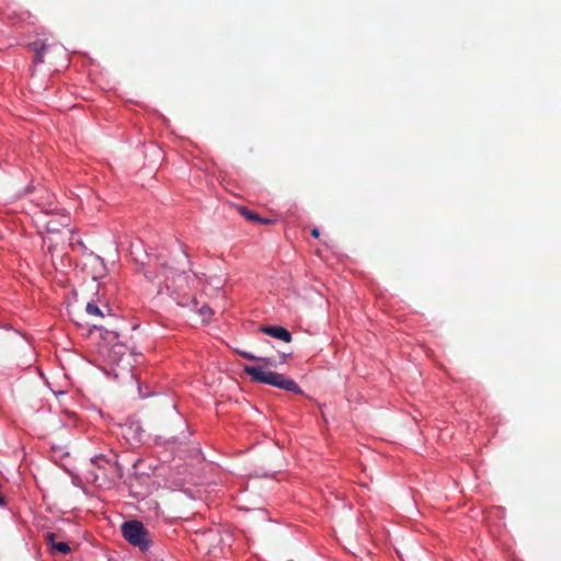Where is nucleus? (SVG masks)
I'll return each instance as SVG.
<instances>
[{"mask_svg":"<svg viewBox=\"0 0 561 561\" xmlns=\"http://www.w3.org/2000/svg\"><path fill=\"white\" fill-rule=\"evenodd\" d=\"M237 353L248 360L261 362L264 366H245L244 373L249 375L253 381L271 385L277 387L279 389H284L286 391L302 393V390L297 385V382L288 378L282 374L265 369V366L276 367L278 364H284L287 360L286 354H279L276 358L275 356L271 357H260L254 354L245 351L237 350Z\"/></svg>","mask_w":561,"mask_h":561,"instance_id":"obj_1","label":"nucleus"},{"mask_svg":"<svg viewBox=\"0 0 561 561\" xmlns=\"http://www.w3.org/2000/svg\"><path fill=\"white\" fill-rule=\"evenodd\" d=\"M34 51V61L37 64H48L50 66L68 62V55L64 46L59 44H49L46 42H34L31 44Z\"/></svg>","mask_w":561,"mask_h":561,"instance_id":"obj_2","label":"nucleus"},{"mask_svg":"<svg viewBox=\"0 0 561 561\" xmlns=\"http://www.w3.org/2000/svg\"><path fill=\"white\" fill-rule=\"evenodd\" d=\"M122 534L125 540L130 545L137 546L140 550L145 551L149 548L150 540L148 539L149 533L144 524L138 520H128L122 525Z\"/></svg>","mask_w":561,"mask_h":561,"instance_id":"obj_3","label":"nucleus"},{"mask_svg":"<svg viewBox=\"0 0 561 561\" xmlns=\"http://www.w3.org/2000/svg\"><path fill=\"white\" fill-rule=\"evenodd\" d=\"M91 463L102 471L103 478H121L123 474V469L118 463L117 455L113 451H111L110 455H95L91 458Z\"/></svg>","mask_w":561,"mask_h":561,"instance_id":"obj_4","label":"nucleus"},{"mask_svg":"<svg viewBox=\"0 0 561 561\" xmlns=\"http://www.w3.org/2000/svg\"><path fill=\"white\" fill-rule=\"evenodd\" d=\"M144 433L145 431L139 423L134 420H127L122 426L123 436L131 445L141 443Z\"/></svg>","mask_w":561,"mask_h":561,"instance_id":"obj_5","label":"nucleus"},{"mask_svg":"<svg viewBox=\"0 0 561 561\" xmlns=\"http://www.w3.org/2000/svg\"><path fill=\"white\" fill-rule=\"evenodd\" d=\"M70 225V218L67 215H62L58 219H50L46 222L45 228L47 233H59L61 230L60 228L67 229L69 233H72V230L69 228Z\"/></svg>","mask_w":561,"mask_h":561,"instance_id":"obj_6","label":"nucleus"},{"mask_svg":"<svg viewBox=\"0 0 561 561\" xmlns=\"http://www.w3.org/2000/svg\"><path fill=\"white\" fill-rule=\"evenodd\" d=\"M260 331L286 343L291 341V333L283 327L264 325L260 328Z\"/></svg>","mask_w":561,"mask_h":561,"instance_id":"obj_7","label":"nucleus"},{"mask_svg":"<svg viewBox=\"0 0 561 561\" xmlns=\"http://www.w3.org/2000/svg\"><path fill=\"white\" fill-rule=\"evenodd\" d=\"M55 539H56V535L53 533H47L45 535V540H46L47 545H49L50 550L53 552H59L61 554L70 553L71 549L67 542H64V541L57 542Z\"/></svg>","mask_w":561,"mask_h":561,"instance_id":"obj_8","label":"nucleus"},{"mask_svg":"<svg viewBox=\"0 0 561 561\" xmlns=\"http://www.w3.org/2000/svg\"><path fill=\"white\" fill-rule=\"evenodd\" d=\"M162 275L164 277L165 287L169 289L175 283V277L182 280L184 277L182 274H175V272L165 266L162 267Z\"/></svg>","mask_w":561,"mask_h":561,"instance_id":"obj_9","label":"nucleus"},{"mask_svg":"<svg viewBox=\"0 0 561 561\" xmlns=\"http://www.w3.org/2000/svg\"><path fill=\"white\" fill-rule=\"evenodd\" d=\"M85 311L92 318H95V319L104 318V313H103L102 309L94 302H88L85 306Z\"/></svg>","mask_w":561,"mask_h":561,"instance_id":"obj_10","label":"nucleus"},{"mask_svg":"<svg viewBox=\"0 0 561 561\" xmlns=\"http://www.w3.org/2000/svg\"><path fill=\"white\" fill-rule=\"evenodd\" d=\"M238 210H239L240 215H241L242 217H244V218H245L247 220H249V221L256 222L257 220H260V216H259V214H256V213H254V211H252V210L248 209V208H247V207H244V206H240V207L238 208Z\"/></svg>","mask_w":561,"mask_h":561,"instance_id":"obj_11","label":"nucleus"},{"mask_svg":"<svg viewBox=\"0 0 561 561\" xmlns=\"http://www.w3.org/2000/svg\"><path fill=\"white\" fill-rule=\"evenodd\" d=\"M144 275L149 280H154L159 278L158 274L152 273L149 268L144 271Z\"/></svg>","mask_w":561,"mask_h":561,"instance_id":"obj_12","label":"nucleus"},{"mask_svg":"<svg viewBox=\"0 0 561 561\" xmlns=\"http://www.w3.org/2000/svg\"><path fill=\"white\" fill-rule=\"evenodd\" d=\"M43 242H44L45 244H46V243H48V251H49V252H53V250H54V248H55V245H54V243H53V239H51L49 236H47V237H44V238H43Z\"/></svg>","mask_w":561,"mask_h":561,"instance_id":"obj_13","label":"nucleus"},{"mask_svg":"<svg viewBox=\"0 0 561 561\" xmlns=\"http://www.w3.org/2000/svg\"><path fill=\"white\" fill-rule=\"evenodd\" d=\"M256 222L261 224V225H271L273 222V220L270 219V218H262V217H260V220H257Z\"/></svg>","mask_w":561,"mask_h":561,"instance_id":"obj_14","label":"nucleus"},{"mask_svg":"<svg viewBox=\"0 0 561 561\" xmlns=\"http://www.w3.org/2000/svg\"><path fill=\"white\" fill-rule=\"evenodd\" d=\"M319 234H320V232H319V230H318L317 228H313V229L311 230V236H312V237L318 238V237H319Z\"/></svg>","mask_w":561,"mask_h":561,"instance_id":"obj_15","label":"nucleus"},{"mask_svg":"<svg viewBox=\"0 0 561 561\" xmlns=\"http://www.w3.org/2000/svg\"><path fill=\"white\" fill-rule=\"evenodd\" d=\"M92 327H93L94 329H99V328H100L96 323H92Z\"/></svg>","mask_w":561,"mask_h":561,"instance_id":"obj_16","label":"nucleus"}]
</instances>
